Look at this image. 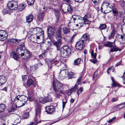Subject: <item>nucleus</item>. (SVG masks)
I'll list each match as a JSON object with an SVG mask.
<instances>
[{"label":"nucleus","instance_id":"obj_6","mask_svg":"<svg viewBox=\"0 0 125 125\" xmlns=\"http://www.w3.org/2000/svg\"><path fill=\"white\" fill-rule=\"evenodd\" d=\"M61 8L63 11L64 12H70L72 10L71 6L66 3H63L62 5Z\"/></svg>","mask_w":125,"mask_h":125},{"label":"nucleus","instance_id":"obj_2","mask_svg":"<svg viewBox=\"0 0 125 125\" xmlns=\"http://www.w3.org/2000/svg\"><path fill=\"white\" fill-rule=\"evenodd\" d=\"M16 51L24 61H27L29 60L30 57V53L26 49L23 50L17 48Z\"/></svg>","mask_w":125,"mask_h":125},{"label":"nucleus","instance_id":"obj_38","mask_svg":"<svg viewBox=\"0 0 125 125\" xmlns=\"http://www.w3.org/2000/svg\"><path fill=\"white\" fill-rule=\"evenodd\" d=\"M35 0H27L28 4L30 5H31L33 4Z\"/></svg>","mask_w":125,"mask_h":125},{"label":"nucleus","instance_id":"obj_47","mask_svg":"<svg viewBox=\"0 0 125 125\" xmlns=\"http://www.w3.org/2000/svg\"><path fill=\"white\" fill-rule=\"evenodd\" d=\"M77 85L75 84L74 86L70 90L72 92H73L75 90L77 89Z\"/></svg>","mask_w":125,"mask_h":125},{"label":"nucleus","instance_id":"obj_12","mask_svg":"<svg viewBox=\"0 0 125 125\" xmlns=\"http://www.w3.org/2000/svg\"><path fill=\"white\" fill-rule=\"evenodd\" d=\"M89 35L87 34H85L82 35L80 40L84 43H86L89 42Z\"/></svg>","mask_w":125,"mask_h":125},{"label":"nucleus","instance_id":"obj_60","mask_svg":"<svg viewBox=\"0 0 125 125\" xmlns=\"http://www.w3.org/2000/svg\"><path fill=\"white\" fill-rule=\"evenodd\" d=\"M112 69V68L111 67H109L108 69L107 70V73L108 74H109L110 73V72L111 71Z\"/></svg>","mask_w":125,"mask_h":125},{"label":"nucleus","instance_id":"obj_34","mask_svg":"<svg viewBox=\"0 0 125 125\" xmlns=\"http://www.w3.org/2000/svg\"><path fill=\"white\" fill-rule=\"evenodd\" d=\"M63 32L64 34H67L70 32V30L66 27L63 28Z\"/></svg>","mask_w":125,"mask_h":125},{"label":"nucleus","instance_id":"obj_36","mask_svg":"<svg viewBox=\"0 0 125 125\" xmlns=\"http://www.w3.org/2000/svg\"><path fill=\"white\" fill-rule=\"evenodd\" d=\"M15 110V108L12 106H10L7 109L8 111L9 112H12L13 111Z\"/></svg>","mask_w":125,"mask_h":125},{"label":"nucleus","instance_id":"obj_51","mask_svg":"<svg viewBox=\"0 0 125 125\" xmlns=\"http://www.w3.org/2000/svg\"><path fill=\"white\" fill-rule=\"evenodd\" d=\"M26 6V5L25 4H20V6L21 7V9L22 10L24 9L25 6Z\"/></svg>","mask_w":125,"mask_h":125},{"label":"nucleus","instance_id":"obj_61","mask_svg":"<svg viewBox=\"0 0 125 125\" xmlns=\"http://www.w3.org/2000/svg\"><path fill=\"white\" fill-rule=\"evenodd\" d=\"M115 117H114L113 118H112V119H110V120H109L108 122L109 123H111L115 119Z\"/></svg>","mask_w":125,"mask_h":125},{"label":"nucleus","instance_id":"obj_45","mask_svg":"<svg viewBox=\"0 0 125 125\" xmlns=\"http://www.w3.org/2000/svg\"><path fill=\"white\" fill-rule=\"evenodd\" d=\"M91 55L93 58H96V53H94V51L92 50L91 52Z\"/></svg>","mask_w":125,"mask_h":125},{"label":"nucleus","instance_id":"obj_21","mask_svg":"<svg viewBox=\"0 0 125 125\" xmlns=\"http://www.w3.org/2000/svg\"><path fill=\"white\" fill-rule=\"evenodd\" d=\"M83 18L82 17L81 18L76 21L77 23L76 24V26L79 27H81L84 24Z\"/></svg>","mask_w":125,"mask_h":125},{"label":"nucleus","instance_id":"obj_13","mask_svg":"<svg viewBox=\"0 0 125 125\" xmlns=\"http://www.w3.org/2000/svg\"><path fill=\"white\" fill-rule=\"evenodd\" d=\"M52 99L50 96L46 97H41L39 99L40 102L42 104H44L47 102L51 101Z\"/></svg>","mask_w":125,"mask_h":125},{"label":"nucleus","instance_id":"obj_19","mask_svg":"<svg viewBox=\"0 0 125 125\" xmlns=\"http://www.w3.org/2000/svg\"><path fill=\"white\" fill-rule=\"evenodd\" d=\"M19 98L20 100L22 102L23 106L26 103L28 100V98L24 95L20 96V97Z\"/></svg>","mask_w":125,"mask_h":125},{"label":"nucleus","instance_id":"obj_8","mask_svg":"<svg viewBox=\"0 0 125 125\" xmlns=\"http://www.w3.org/2000/svg\"><path fill=\"white\" fill-rule=\"evenodd\" d=\"M44 8L41 9L39 10V13L37 16V19L39 21H43L44 17V11L43 10Z\"/></svg>","mask_w":125,"mask_h":125},{"label":"nucleus","instance_id":"obj_31","mask_svg":"<svg viewBox=\"0 0 125 125\" xmlns=\"http://www.w3.org/2000/svg\"><path fill=\"white\" fill-rule=\"evenodd\" d=\"M67 76L68 79H71L73 78L74 76V74L72 72H70L67 73Z\"/></svg>","mask_w":125,"mask_h":125},{"label":"nucleus","instance_id":"obj_20","mask_svg":"<svg viewBox=\"0 0 125 125\" xmlns=\"http://www.w3.org/2000/svg\"><path fill=\"white\" fill-rule=\"evenodd\" d=\"M35 95V94L33 90H31L28 92V98L30 101H31L32 100L33 98Z\"/></svg>","mask_w":125,"mask_h":125},{"label":"nucleus","instance_id":"obj_16","mask_svg":"<svg viewBox=\"0 0 125 125\" xmlns=\"http://www.w3.org/2000/svg\"><path fill=\"white\" fill-rule=\"evenodd\" d=\"M67 73H68L67 70L61 71L59 73V78L60 79H64L67 75Z\"/></svg>","mask_w":125,"mask_h":125},{"label":"nucleus","instance_id":"obj_26","mask_svg":"<svg viewBox=\"0 0 125 125\" xmlns=\"http://www.w3.org/2000/svg\"><path fill=\"white\" fill-rule=\"evenodd\" d=\"M111 30L112 31L110 35L109 36L108 39H110L111 38H114L115 35V28L113 27L112 28Z\"/></svg>","mask_w":125,"mask_h":125},{"label":"nucleus","instance_id":"obj_23","mask_svg":"<svg viewBox=\"0 0 125 125\" xmlns=\"http://www.w3.org/2000/svg\"><path fill=\"white\" fill-rule=\"evenodd\" d=\"M6 81V77L4 76H0V86L4 84Z\"/></svg>","mask_w":125,"mask_h":125},{"label":"nucleus","instance_id":"obj_55","mask_svg":"<svg viewBox=\"0 0 125 125\" xmlns=\"http://www.w3.org/2000/svg\"><path fill=\"white\" fill-rule=\"evenodd\" d=\"M98 73V72L97 71H95L93 76L94 78H95L96 76L97 75Z\"/></svg>","mask_w":125,"mask_h":125},{"label":"nucleus","instance_id":"obj_42","mask_svg":"<svg viewBox=\"0 0 125 125\" xmlns=\"http://www.w3.org/2000/svg\"><path fill=\"white\" fill-rule=\"evenodd\" d=\"M29 115V113L28 112H26L24 113L23 115V118L24 119L27 118L28 117Z\"/></svg>","mask_w":125,"mask_h":125},{"label":"nucleus","instance_id":"obj_50","mask_svg":"<svg viewBox=\"0 0 125 125\" xmlns=\"http://www.w3.org/2000/svg\"><path fill=\"white\" fill-rule=\"evenodd\" d=\"M39 58L40 59H42L43 58H44L45 57V55L44 53H42L39 56Z\"/></svg>","mask_w":125,"mask_h":125},{"label":"nucleus","instance_id":"obj_41","mask_svg":"<svg viewBox=\"0 0 125 125\" xmlns=\"http://www.w3.org/2000/svg\"><path fill=\"white\" fill-rule=\"evenodd\" d=\"M83 88L82 87H80L78 90L77 92L78 96L79 95V94H80L82 93L83 91Z\"/></svg>","mask_w":125,"mask_h":125},{"label":"nucleus","instance_id":"obj_54","mask_svg":"<svg viewBox=\"0 0 125 125\" xmlns=\"http://www.w3.org/2000/svg\"><path fill=\"white\" fill-rule=\"evenodd\" d=\"M2 12L3 14H5L8 13V10L7 9H4L2 11Z\"/></svg>","mask_w":125,"mask_h":125},{"label":"nucleus","instance_id":"obj_11","mask_svg":"<svg viewBox=\"0 0 125 125\" xmlns=\"http://www.w3.org/2000/svg\"><path fill=\"white\" fill-rule=\"evenodd\" d=\"M7 33L4 30L0 31V40L3 41L5 40L7 37Z\"/></svg>","mask_w":125,"mask_h":125},{"label":"nucleus","instance_id":"obj_25","mask_svg":"<svg viewBox=\"0 0 125 125\" xmlns=\"http://www.w3.org/2000/svg\"><path fill=\"white\" fill-rule=\"evenodd\" d=\"M57 41L54 43L53 44L56 46L57 48V49L60 47L62 44L61 41L62 40H57Z\"/></svg>","mask_w":125,"mask_h":125},{"label":"nucleus","instance_id":"obj_33","mask_svg":"<svg viewBox=\"0 0 125 125\" xmlns=\"http://www.w3.org/2000/svg\"><path fill=\"white\" fill-rule=\"evenodd\" d=\"M16 53L14 52L13 53V58L14 59L16 60H17V59L19 58V56L20 55L18 53Z\"/></svg>","mask_w":125,"mask_h":125},{"label":"nucleus","instance_id":"obj_1","mask_svg":"<svg viewBox=\"0 0 125 125\" xmlns=\"http://www.w3.org/2000/svg\"><path fill=\"white\" fill-rule=\"evenodd\" d=\"M53 89L55 91L54 95L57 97L59 98L61 94H64V92L62 89H60L62 86V84L57 80H54L53 82Z\"/></svg>","mask_w":125,"mask_h":125},{"label":"nucleus","instance_id":"obj_30","mask_svg":"<svg viewBox=\"0 0 125 125\" xmlns=\"http://www.w3.org/2000/svg\"><path fill=\"white\" fill-rule=\"evenodd\" d=\"M6 107L3 104H0V113L3 112L5 110Z\"/></svg>","mask_w":125,"mask_h":125},{"label":"nucleus","instance_id":"obj_17","mask_svg":"<svg viewBox=\"0 0 125 125\" xmlns=\"http://www.w3.org/2000/svg\"><path fill=\"white\" fill-rule=\"evenodd\" d=\"M33 76L32 75L28 77V80L26 84V86L28 87L31 86V85L34 84V81L31 79L32 78Z\"/></svg>","mask_w":125,"mask_h":125},{"label":"nucleus","instance_id":"obj_7","mask_svg":"<svg viewBox=\"0 0 125 125\" xmlns=\"http://www.w3.org/2000/svg\"><path fill=\"white\" fill-rule=\"evenodd\" d=\"M20 95L17 96L13 101L14 105L16 107L19 108L23 106L22 102L20 100Z\"/></svg>","mask_w":125,"mask_h":125},{"label":"nucleus","instance_id":"obj_62","mask_svg":"<svg viewBox=\"0 0 125 125\" xmlns=\"http://www.w3.org/2000/svg\"><path fill=\"white\" fill-rule=\"evenodd\" d=\"M113 109H114L116 110H118L119 109V105H117L114 106V107Z\"/></svg>","mask_w":125,"mask_h":125},{"label":"nucleus","instance_id":"obj_15","mask_svg":"<svg viewBox=\"0 0 125 125\" xmlns=\"http://www.w3.org/2000/svg\"><path fill=\"white\" fill-rule=\"evenodd\" d=\"M109 47L111 48L110 51L111 52L116 51L118 50V49L116 47V46L114 42H109Z\"/></svg>","mask_w":125,"mask_h":125},{"label":"nucleus","instance_id":"obj_63","mask_svg":"<svg viewBox=\"0 0 125 125\" xmlns=\"http://www.w3.org/2000/svg\"><path fill=\"white\" fill-rule=\"evenodd\" d=\"M125 31V25H122L121 28V30L122 32L123 31V30Z\"/></svg>","mask_w":125,"mask_h":125},{"label":"nucleus","instance_id":"obj_10","mask_svg":"<svg viewBox=\"0 0 125 125\" xmlns=\"http://www.w3.org/2000/svg\"><path fill=\"white\" fill-rule=\"evenodd\" d=\"M62 28L61 27H59L55 34V37L57 40H62Z\"/></svg>","mask_w":125,"mask_h":125},{"label":"nucleus","instance_id":"obj_40","mask_svg":"<svg viewBox=\"0 0 125 125\" xmlns=\"http://www.w3.org/2000/svg\"><path fill=\"white\" fill-rule=\"evenodd\" d=\"M19 45L20 47L21 48L20 49H22V48H25L24 43L23 42H21L19 43L18 44Z\"/></svg>","mask_w":125,"mask_h":125},{"label":"nucleus","instance_id":"obj_27","mask_svg":"<svg viewBox=\"0 0 125 125\" xmlns=\"http://www.w3.org/2000/svg\"><path fill=\"white\" fill-rule=\"evenodd\" d=\"M26 21L28 23L31 22L33 20V17L32 15H30L26 17Z\"/></svg>","mask_w":125,"mask_h":125},{"label":"nucleus","instance_id":"obj_22","mask_svg":"<svg viewBox=\"0 0 125 125\" xmlns=\"http://www.w3.org/2000/svg\"><path fill=\"white\" fill-rule=\"evenodd\" d=\"M37 65H34L30 67V71L31 73L32 74L34 73L37 71Z\"/></svg>","mask_w":125,"mask_h":125},{"label":"nucleus","instance_id":"obj_46","mask_svg":"<svg viewBox=\"0 0 125 125\" xmlns=\"http://www.w3.org/2000/svg\"><path fill=\"white\" fill-rule=\"evenodd\" d=\"M120 38L122 40V42L125 43V35H120Z\"/></svg>","mask_w":125,"mask_h":125},{"label":"nucleus","instance_id":"obj_53","mask_svg":"<svg viewBox=\"0 0 125 125\" xmlns=\"http://www.w3.org/2000/svg\"><path fill=\"white\" fill-rule=\"evenodd\" d=\"M22 79L23 81H25L27 78V76L26 75H23L22 76Z\"/></svg>","mask_w":125,"mask_h":125},{"label":"nucleus","instance_id":"obj_57","mask_svg":"<svg viewBox=\"0 0 125 125\" xmlns=\"http://www.w3.org/2000/svg\"><path fill=\"white\" fill-rule=\"evenodd\" d=\"M118 100V99L117 97L113 98L111 99V101L112 102H115Z\"/></svg>","mask_w":125,"mask_h":125},{"label":"nucleus","instance_id":"obj_5","mask_svg":"<svg viewBox=\"0 0 125 125\" xmlns=\"http://www.w3.org/2000/svg\"><path fill=\"white\" fill-rule=\"evenodd\" d=\"M7 6L9 9L12 10L16 9L18 7L17 2L15 1H9Z\"/></svg>","mask_w":125,"mask_h":125},{"label":"nucleus","instance_id":"obj_37","mask_svg":"<svg viewBox=\"0 0 125 125\" xmlns=\"http://www.w3.org/2000/svg\"><path fill=\"white\" fill-rule=\"evenodd\" d=\"M92 0L95 5H99L101 2V0Z\"/></svg>","mask_w":125,"mask_h":125},{"label":"nucleus","instance_id":"obj_39","mask_svg":"<svg viewBox=\"0 0 125 125\" xmlns=\"http://www.w3.org/2000/svg\"><path fill=\"white\" fill-rule=\"evenodd\" d=\"M36 30L37 32L36 33H38V34H40L41 35V32L42 31V29L39 28H36Z\"/></svg>","mask_w":125,"mask_h":125},{"label":"nucleus","instance_id":"obj_43","mask_svg":"<svg viewBox=\"0 0 125 125\" xmlns=\"http://www.w3.org/2000/svg\"><path fill=\"white\" fill-rule=\"evenodd\" d=\"M82 75L79 77L78 79V80L76 84V85H78L79 84H80L81 83L82 78Z\"/></svg>","mask_w":125,"mask_h":125},{"label":"nucleus","instance_id":"obj_52","mask_svg":"<svg viewBox=\"0 0 125 125\" xmlns=\"http://www.w3.org/2000/svg\"><path fill=\"white\" fill-rule=\"evenodd\" d=\"M41 34H38V33H36L35 35V37H36L37 39L39 40L40 39V36Z\"/></svg>","mask_w":125,"mask_h":125},{"label":"nucleus","instance_id":"obj_59","mask_svg":"<svg viewBox=\"0 0 125 125\" xmlns=\"http://www.w3.org/2000/svg\"><path fill=\"white\" fill-rule=\"evenodd\" d=\"M91 61L94 63H95L97 61L96 58H94V59L93 60H91Z\"/></svg>","mask_w":125,"mask_h":125},{"label":"nucleus","instance_id":"obj_29","mask_svg":"<svg viewBox=\"0 0 125 125\" xmlns=\"http://www.w3.org/2000/svg\"><path fill=\"white\" fill-rule=\"evenodd\" d=\"M21 41V40H18L16 39H12L9 40V41L11 43L17 44Z\"/></svg>","mask_w":125,"mask_h":125},{"label":"nucleus","instance_id":"obj_44","mask_svg":"<svg viewBox=\"0 0 125 125\" xmlns=\"http://www.w3.org/2000/svg\"><path fill=\"white\" fill-rule=\"evenodd\" d=\"M101 30H103L106 28V25L105 24H102L100 25L99 27Z\"/></svg>","mask_w":125,"mask_h":125},{"label":"nucleus","instance_id":"obj_18","mask_svg":"<svg viewBox=\"0 0 125 125\" xmlns=\"http://www.w3.org/2000/svg\"><path fill=\"white\" fill-rule=\"evenodd\" d=\"M48 34L52 36L54 35L56 30L55 28L54 27H50L47 29Z\"/></svg>","mask_w":125,"mask_h":125},{"label":"nucleus","instance_id":"obj_32","mask_svg":"<svg viewBox=\"0 0 125 125\" xmlns=\"http://www.w3.org/2000/svg\"><path fill=\"white\" fill-rule=\"evenodd\" d=\"M55 15L56 16V19L57 21L59 20L60 17V13L57 10H55Z\"/></svg>","mask_w":125,"mask_h":125},{"label":"nucleus","instance_id":"obj_24","mask_svg":"<svg viewBox=\"0 0 125 125\" xmlns=\"http://www.w3.org/2000/svg\"><path fill=\"white\" fill-rule=\"evenodd\" d=\"M83 23L85 24H89L91 21L88 19V18L86 16H84L83 18Z\"/></svg>","mask_w":125,"mask_h":125},{"label":"nucleus","instance_id":"obj_49","mask_svg":"<svg viewBox=\"0 0 125 125\" xmlns=\"http://www.w3.org/2000/svg\"><path fill=\"white\" fill-rule=\"evenodd\" d=\"M125 105V103H122L119 105V109L123 107Z\"/></svg>","mask_w":125,"mask_h":125},{"label":"nucleus","instance_id":"obj_9","mask_svg":"<svg viewBox=\"0 0 125 125\" xmlns=\"http://www.w3.org/2000/svg\"><path fill=\"white\" fill-rule=\"evenodd\" d=\"M85 44L82 41L79 40L76 42L75 48L78 50H82L84 48Z\"/></svg>","mask_w":125,"mask_h":125},{"label":"nucleus","instance_id":"obj_28","mask_svg":"<svg viewBox=\"0 0 125 125\" xmlns=\"http://www.w3.org/2000/svg\"><path fill=\"white\" fill-rule=\"evenodd\" d=\"M81 18L82 17L78 15H74L72 16V19H73L74 21V22L75 23Z\"/></svg>","mask_w":125,"mask_h":125},{"label":"nucleus","instance_id":"obj_64","mask_svg":"<svg viewBox=\"0 0 125 125\" xmlns=\"http://www.w3.org/2000/svg\"><path fill=\"white\" fill-rule=\"evenodd\" d=\"M113 86H118V84L117 83H115L114 82H113Z\"/></svg>","mask_w":125,"mask_h":125},{"label":"nucleus","instance_id":"obj_3","mask_svg":"<svg viewBox=\"0 0 125 125\" xmlns=\"http://www.w3.org/2000/svg\"><path fill=\"white\" fill-rule=\"evenodd\" d=\"M71 49L66 46H64L61 49V54L62 56L64 58L68 57L70 53Z\"/></svg>","mask_w":125,"mask_h":125},{"label":"nucleus","instance_id":"obj_14","mask_svg":"<svg viewBox=\"0 0 125 125\" xmlns=\"http://www.w3.org/2000/svg\"><path fill=\"white\" fill-rule=\"evenodd\" d=\"M45 109L46 112L48 114H51L55 111L54 107L52 105L47 106Z\"/></svg>","mask_w":125,"mask_h":125},{"label":"nucleus","instance_id":"obj_58","mask_svg":"<svg viewBox=\"0 0 125 125\" xmlns=\"http://www.w3.org/2000/svg\"><path fill=\"white\" fill-rule=\"evenodd\" d=\"M67 102V101H66L65 102L62 101V108L63 109L65 107L66 104Z\"/></svg>","mask_w":125,"mask_h":125},{"label":"nucleus","instance_id":"obj_35","mask_svg":"<svg viewBox=\"0 0 125 125\" xmlns=\"http://www.w3.org/2000/svg\"><path fill=\"white\" fill-rule=\"evenodd\" d=\"M81 59L80 58H78L75 60L74 62V65H78L80 63L81 61Z\"/></svg>","mask_w":125,"mask_h":125},{"label":"nucleus","instance_id":"obj_4","mask_svg":"<svg viewBox=\"0 0 125 125\" xmlns=\"http://www.w3.org/2000/svg\"><path fill=\"white\" fill-rule=\"evenodd\" d=\"M103 9L107 12H108L113 10V6L110 5L108 2H104L102 5L101 10H102Z\"/></svg>","mask_w":125,"mask_h":125},{"label":"nucleus","instance_id":"obj_48","mask_svg":"<svg viewBox=\"0 0 125 125\" xmlns=\"http://www.w3.org/2000/svg\"><path fill=\"white\" fill-rule=\"evenodd\" d=\"M47 62V65L48 67L50 68H51V62L48 59H47L46 60Z\"/></svg>","mask_w":125,"mask_h":125},{"label":"nucleus","instance_id":"obj_56","mask_svg":"<svg viewBox=\"0 0 125 125\" xmlns=\"http://www.w3.org/2000/svg\"><path fill=\"white\" fill-rule=\"evenodd\" d=\"M109 42H106L104 44V46L105 47H109Z\"/></svg>","mask_w":125,"mask_h":125}]
</instances>
